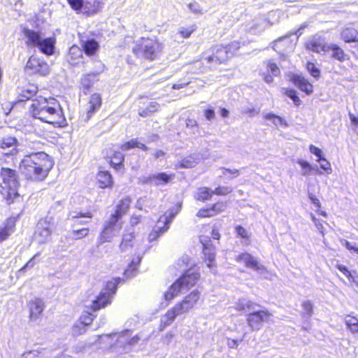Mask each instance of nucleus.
<instances>
[{"mask_svg": "<svg viewBox=\"0 0 358 358\" xmlns=\"http://www.w3.org/2000/svg\"><path fill=\"white\" fill-rule=\"evenodd\" d=\"M53 162L45 152H34L25 155L20 164L21 173L32 181H42L53 166Z\"/></svg>", "mask_w": 358, "mask_h": 358, "instance_id": "f257e3e1", "label": "nucleus"}, {"mask_svg": "<svg viewBox=\"0 0 358 358\" xmlns=\"http://www.w3.org/2000/svg\"><path fill=\"white\" fill-rule=\"evenodd\" d=\"M31 113L34 117L55 127H64L66 124L61 106L54 98L39 97L33 100Z\"/></svg>", "mask_w": 358, "mask_h": 358, "instance_id": "f03ea898", "label": "nucleus"}, {"mask_svg": "<svg viewBox=\"0 0 358 358\" xmlns=\"http://www.w3.org/2000/svg\"><path fill=\"white\" fill-rule=\"evenodd\" d=\"M134 238L133 234H127L123 235L122 243L120 248L122 251H126L129 247H136L138 252L136 259L132 260L129 267L124 271V275L127 278L134 275V272L137 268V266L141 262L143 255L150 249V246L148 245L145 240L135 239L133 244H131Z\"/></svg>", "mask_w": 358, "mask_h": 358, "instance_id": "7ed1b4c3", "label": "nucleus"}, {"mask_svg": "<svg viewBox=\"0 0 358 358\" xmlns=\"http://www.w3.org/2000/svg\"><path fill=\"white\" fill-rule=\"evenodd\" d=\"M23 34L27 38L26 43L28 46L37 48L45 55H53L56 43L55 37L44 38L40 31L27 28L23 29Z\"/></svg>", "mask_w": 358, "mask_h": 358, "instance_id": "20e7f679", "label": "nucleus"}, {"mask_svg": "<svg viewBox=\"0 0 358 358\" xmlns=\"http://www.w3.org/2000/svg\"><path fill=\"white\" fill-rule=\"evenodd\" d=\"M1 178L0 192L3 196L11 203L19 196L18 180L16 171L9 168H2L0 173Z\"/></svg>", "mask_w": 358, "mask_h": 358, "instance_id": "39448f33", "label": "nucleus"}, {"mask_svg": "<svg viewBox=\"0 0 358 358\" xmlns=\"http://www.w3.org/2000/svg\"><path fill=\"white\" fill-rule=\"evenodd\" d=\"M163 48L162 43L155 38H141L136 41L133 52L138 57L154 60L159 56Z\"/></svg>", "mask_w": 358, "mask_h": 358, "instance_id": "423d86ee", "label": "nucleus"}, {"mask_svg": "<svg viewBox=\"0 0 358 358\" xmlns=\"http://www.w3.org/2000/svg\"><path fill=\"white\" fill-rule=\"evenodd\" d=\"M200 278L198 272L188 271L182 277L173 283L169 289L164 294V299L170 301L180 292L188 290L193 287Z\"/></svg>", "mask_w": 358, "mask_h": 358, "instance_id": "0eeeda50", "label": "nucleus"}, {"mask_svg": "<svg viewBox=\"0 0 358 358\" xmlns=\"http://www.w3.org/2000/svg\"><path fill=\"white\" fill-rule=\"evenodd\" d=\"M120 278H115L107 282L106 288L103 289L96 299L92 301L90 308L95 311L104 308L112 301V297L115 294Z\"/></svg>", "mask_w": 358, "mask_h": 358, "instance_id": "6e6552de", "label": "nucleus"}, {"mask_svg": "<svg viewBox=\"0 0 358 358\" xmlns=\"http://www.w3.org/2000/svg\"><path fill=\"white\" fill-rule=\"evenodd\" d=\"M180 210V206H178L176 208L172 209L169 212V214L160 217L157 224L163 223L164 225L161 227L157 225L151 233L149 234L148 238V242L151 243L156 241L162 234L166 231L169 229V224L172 222V220L178 213Z\"/></svg>", "mask_w": 358, "mask_h": 358, "instance_id": "1a4fd4ad", "label": "nucleus"}, {"mask_svg": "<svg viewBox=\"0 0 358 358\" xmlns=\"http://www.w3.org/2000/svg\"><path fill=\"white\" fill-rule=\"evenodd\" d=\"M53 226L54 222L52 217H47L40 220L36 225L34 239L40 244L49 242L51 239Z\"/></svg>", "mask_w": 358, "mask_h": 358, "instance_id": "9d476101", "label": "nucleus"}, {"mask_svg": "<svg viewBox=\"0 0 358 358\" xmlns=\"http://www.w3.org/2000/svg\"><path fill=\"white\" fill-rule=\"evenodd\" d=\"M122 227V222L117 220L115 217L110 216L108 220L106 222L103 229L99 236L100 243L110 241L120 233Z\"/></svg>", "mask_w": 358, "mask_h": 358, "instance_id": "9b49d317", "label": "nucleus"}, {"mask_svg": "<svg viewBox=\"0 0 358 358\" xmlns=\"http://www.w3.org/2000/svg\"><path fill=\"white\" fill-rule=\"evenodd\" d=\"M130 338V330H125L120 333H115L111 335L96 336L93 338L92 343L101 342L103 340L115 341V348H122L124 350L129 348V340Z\"/></svg>", "mask_w": 358, "mask_h": 358, "instance_id": "f8f14e48", "label": "nucleus"}, {"mask_svg": "<svg viewBox=\"0 0 358 358\" xmlns=\"http://www.w3.org/2000/svg\"><path fill=\"white\" fill-rule=\"evenodd\" d=\"M272 314L267 310H255V308L248 315L247 322L253 331H258L262 327L264 322H268Z\"/></svg>", "mask_w": 358, "mask_h": 358, "instance_id": "ddd939ff", "label": "nucleus"}, {"mask_svg": "<svg viewBox=\"0 0 358 358\" xmlns=\"http://www.w3.org/2000/svg\"><path fill=\"white\" fill-rule=\"evenodd\" d=\"M233 56V52L225 46H215L212 49V55L203 57V59L208 63L221 64L226 62Z\"/></svg>", "mask_w": 358, "mask_h": 358, "instance_id": "4468645a", "label": "nucleus"}, {"mask_svg": "<svg viewBox=\"0 0 358 358\" xmlns=\"http://www.w3.org/2000/svg\"><path fill=\"white\" fill-rule=\"evenodd\" d=\"M200 242L203 246V252L205 257V262L208 267L215 268V248L211 243V240L208 236H200Z\"/></svg>", "mask_w": 358, "mask_h": 358, "instance_id": "2eb2a0df", "label": "nucleus"}, {"mask_svg": "<svg viewBox=\"0 0 358 358\" xmlns=\"http://www.w3.org/2000/svg\"><path fill=\"white\" fill-rule=\"evenodd\" d=\"M236 262L243 263L248 268H252L257 271L261 275H264L267 273L266 268L258 262L249 253L245 252L238 255L236 258Z\"/></svg>", "mask_w": 358, "mask_h": 358, "instance_id": "dca6fc26", "label": "nucleus"}, {"mask_svg": "<svg viewBox=\"0 0 358 358\" xmlns=\"http://www.w3.org/2000/svg\"><path fill=\"white\" fill-rule=\"evenodd\" d=\"M200 298V292L198 290H194L189 295L186 296L184 299L176 304L177 308L183 314L189 312Z\"/></svg>", "mask_w": 358, "mask_h": 358, "instance_id": "f3484780", "label": "nucleus"}, {"mask_svg": "<svg viewBox=\"0 0 358 358\" xmlns=\"http://www.w3.org/2000/svg\"><path fill=\"white\" fill-rule=\"evenodd\" d=\"M27 68L42 76H45L50 72L49 65L43 59L36 56H31L27 63Z\"/></svg>", "mask_w": 358, "mask_h": 358, "instance_id": "a211bd4d", "label": "nucleus"}, {"mask_svg": "<svg viewBox=\"0 0 358 358\" xmlns=\"http://www.w3.org/2000/svg\"><path fill=\"white\" fill-rule=\"evenodd\" d=\"M306 48L309 50L320 53L330 50V45L325 43L324 39L320 36L315 35L310 38L306 43Z\"/></svg>", "mask_w": 358, "mask_h": 358, "instance_id": "6ab92c4d", "label": "nucleus"}, {"mask_svg": "<svg viewBox=\"0 0 358 358\" xmlns=\"http://www.w3.org/2000/svg\"><path fill=\"white\" fill-rule=\"evenodd\" d=\"M175 177L174 173L167 174L166 173H154L146 178L145 182L150 183L156 186L164 185L169 183Z\"/></svg>", "mask_w": 358, "mask_h": 358, "instance_id": "aec40b11", "label": "nucleus"}, {"mask_svg": "<svg viewBox=\"0 0 358 358\" xmlns=\"http://www.w3.org/2000/svg\"><path fill=\"white\" fill-rule=\"evenodd\" d=\"M182 315L178 308L175 305L161 317L159 329L162 331L164 328L169 326L178 315Z\"/></svg>", "mask_w": 358, "mask_h": 358, "instance_id": "412c9836", "label": "nucleus"}, {"mask_svg": "<svg viewBox=\"0 0 358 358\" xmlns=\"http://www.w3.org/2000/svg\"><path fill=\"white\" fill-rule=\"evenodd\" d=\"M55 350L54 348H40L36 350L24 352L22 358H50V354Z\"/></svg>", "mask_w": 358, "mask_h": 358, "instance_id": "4be33fe9", "label": "nucleus"}, {"mask_svg": "<svg viewBox=\"0 0 358 358\" xmlns=\"http://www.w3.org/2000/svg\"><path fill=\"white\" fill-rule=\"evenodd\" d=\"M292 83L298 87L301 91L307 94H310L313 92V86L305 78L299 75H294L291 78Z\"/></svg>", "mask_w": 358, "mask_h": 358, "instance_id": "5701e85b", "label": "nucleus"}, {"mask_svg": "<svg viewBox=\"0 0 358 358\" xmlns=\"http://www.w3.org/2000/svg\"><path fill=\"white\" fill-rule=\"evenodd\" d=\"M30 310V318L36 320L41 315L44 309V303L40 299H35L29 303Z\"/></svg>", "mask_w": 358, "mask_h": 358, "instance_id": "b1692460", "label": "nucleus"}, {"mask_svg": "<svg viewBox=\"0 0 358 358\" xmlns=\"http://www.w3.org/2000/svg\"><path fill=\"white\" fill-rule=\"evenodd\" d=\"M101 105V97L99 94H93L90 99L89 101V106L87 108V118L86 120H88L92 115L99 109L100 106Z\"/></svg>", "mask_w": 358, "mask_h": 358, "instance_id": "393cba45", "label": "nucleus"}, {"mask_svg": "<svg viewBox=\"0 0 358 358\" xmlns=\"http://www.w3.org/2000/svg\"><path fill=\"white\" fill-rule=\"evenodd\" d=\"M131 203V199L129 197L122 199L116 206V210L114 214L111 215V217H115L117 220L121 221L122 215H125Z\"/></svg>", "mask_w": 358, "mask_h": 358, "instance_id": "a878e982", "label": "nucleus"}, {"mask_svg": "<svg viewBox=\"0 0 358 358\" xmlns=\"http://www.w3.org/2000/svg\"><path fill=\"white\" fill-rule=\"evenodd\" d=\"M203 157L199 154H192L183 158L180 162L178 166L180 168H192L199 164Z\"/></svg>", "mask_w": 358, "mask_h": 358, "instance_id": "bb28decb", "label": "nucleus"}, {"mask_svg": "<svg viewBox=\"0 0 358 358\" xmlns=\"http://www.w3.org/2000/svg\"><path fill=\"white\" fill-rule=\"evenodd\" d=\"M83 50L78 45H73L69 48L68 61L72 64H78L83 57Z\"/></svg>", "mask_w": 358, "mask_h": 358, "instance_id": "cd10ccee", "label": "nucleus"}, {"mask_svg": "<svg viewBox=\"0 0 358 358\" xmlns=\"http://www.w3.org/2000/svg\"><path fill=\"white\" fill-rule=\"evenodd\" d=\"M272 24L269 20L264 17L256 18L253 21V25L251 31L255 34L262 33L266 28L270 27Z\"/></svg>", "mask_w": 358, "mask_h": 358, "instance_id": "c85d7f7f", "label": "nucleus"}, {"mask_svg": "<svg viewBox=\"0 0 358 358\" xmlns=\"http://www.w3.org/2000/svg\"><path fill=\"white\" fill-rule=\"evenodd\" d=\"M159 108V104L156 101H150L146 106H141L138 110L139 115L142 117H148L153 113L157 111Z\"/></svg>", "mask_w": 358, "mask_h": 358, "instance_id": "c756f323", "label": "nucleus"}, {"mask_svg": "<svg viewBox=\"0 0 358 358\" xmlns=\"http://www.w3.org/2000/svg\"><path fill=\"white\" fill-rule=\"evenodd\" d=\"M82 47L83 48V51L87 55L92 56L95 55L97 52L99 45L94 39H90L86 41H83L82 43Z\"/></svg>", "mask_w": 358, "mask_h": 358, "instance_id": "7c9ffc66", "label": "nucleus"}, {"mask_svg": "<svg viewBox=\"0 0 358 358\" xmlns=\"http://www.w3.org/2000/svg\"><path fill=\"white\" fill-rule=\"evenodd\" d=\"M97 180L99 185V187L106 188L112 185V176L108 171H101L97 174Z\"/></svg>", "mask_w": 358, "mask_h": 358, "instance_id": "2f4dec72", "label": "nucleus"}, {"mask_svg": "<svg viewBox=\"0 0 358 358\" xmlns=\"http://www.w3.org/2000/svg\"><path fill=\"white\" fill-rule=\"evenodd\" d=\"M341 38L346 43L358 41V33L352 28H345L341 34Z\"/></svg>", "mask_w": 358, "mask_h": 358, "instance_id": "473e14b6", "label": "nucleus"}, {"mask_svg": "<svg viewBox=\"0 0 358 358\" xmlns=\"http://www.w3.org/2000/svg\"><path fill=\"white\" fill-rule=\"evenodd\" d=\"M138 148L143 150H147L148 147L143 144V143L140 142L137 138L131 139L128 142H126L125 143L122 144L121 145V150L122 151H127L131 148Z\"/></svg>", "mask_w": 358, "mask_h": 358, "instance_id": "72a5a7b5", "label": "nucleus"}, {"mask_svg": "<svg viewBox=\"0 0 358 358\" xmlns=\"http://www.w3.org/2000/svg\"><path fill=\"white\" fill-rule=\"evenodd\" d=\"M258 305L246 299H240L236 303V309L238 310L249 311L254 310Z\"/></svg>", "mask_w": 358, "mask_h": 358, "instance_id": "f704fd0d", "label": "nucleus"}, {"mask_svg": "<svg viewBox=\"0 0 358 358\" xmlns=\"http://www.w3.org/2000/svg\"><path fill=\"white\" fill-rule=\"evenodd\" d=\"M213 195V191L208 187H200L197 189L194 197L199 201H205L210 199Z\"/></svg>", "mask_w": 358, "mask_h": 358, "instance_id": "c9c22d12", "label": "nucleus"}, {"mask_svg": "<svg viewBox=\"0 0 358 358\" xmlns=\"http://www.w3.org/2000/svg\"><path fill=\"white\" fill-rule=\"evenodd\" d=\"M297 164H299L301 168V174L303 176H308L310 175L312 171L315 170V168L308 162L299 159L297 160ZM315 169L318 171V169L316 166Z\"/></svg>", "mask_w": 358, "mask_h": 358, "instance_id": "e433bc0d", "label": "nucleus"}, {"mask_svg": "<svg viewBox=\"0 0 358 358\" xmlns=\"http://www.w3.org/2000/svg\"><path fill=\"white\" fill-rule=\"evenodd\" d=\"M196 29V25L192 24L188 26H182L178 28V33L183 38H188Z\"/></svg>", "mask_w": 358, "mask_h": 358, "instance_id": "4c0bfd02", "label": "nucleus"}, {"mask_svg": "<svg viewBox=\"0 0 358 358\" xmlns=\"http://www.w3.org/2000/svg\"><path fill=\"white\" fill-rule=\"evenodd\" d=\"M14 222L10 220L7 224L0 229V242L6 240L14 231Z\"/></svg>", "mask_w": 358, "mask_h": 358, "instance_id": "58836bf2", "label": "nucleus"}, {"mask_svg": "<svg viewBox=\"0 0 358 358\" xmlns=\"http://www.w3.org/2000/svg\"><path fill=\"white\" fill-rule=\"evenodd\" d=\"M17 140L13 137H8L0 140V148L2 149L11 148L10 154L15 150Z\"/></svg>", "mask_w": 358, "mask_h": 358, "instance_id": "ea45409f", "label": "nucleus"}, {"mask_svg": "<svg viewBox=\"0 0 358 358\" xmlns=\"http://www.w3.org/2000/svg\"><path fill=\"white\" fill-rule=\"evenodd\" d=\"M264 118L266 120H270L273 122V124L278 127V126H283L285 127H287V122L285 120L282 118L280 116H278L273 113H267L264 115Z\"/></svg>", "mask_w": 358, "mask_h": 358, "instance_id": "a19ab883", "label": "nucleus"}, {"mask_svg": "<svg viewBox=\"0 0 358 358\" xmlns=\"http://www.w3.org/2000/svg\"><path fill=\"white\" fill-rule=\"evenodd\" d=\"M330 50L333 51L332 57L340 62L345 60L346 55L337 45H331Z\"/></svg>", "mask_w": 358, "mask_h": 358, "instance_id": "79ce46f5", "label": "nucleus"}, {"mask_svg": "<svg viewBox=\"0 0 358 358\" xmlns=\"http://www.w3.org/2000/svg\"><path fill=\"white\" fill-rule=\"evenodd\" d=\"M111 152V155L109 156L111 164L114 166L120 165L124 160L123 155L120 151L115 150H112Z\"/></svg>", "mask_w": 358, "mask_h": 358, "instance_id": "37998d69", "label": "nucleus"}, {"mask_svg": "<svg viewBox=\"0 0 358 358\" xmlns=\"http://www.w3.org/2000/svg\"><path fill=\"white\" fill-rule=\"evenodd\" d=\"M301 306L303 308V316L308 318L310 317L313 313V303L310 301H304L302 302Z\"/></svg>", "mask_w": 358, "mask_h": 358, "instance_id": "c03bdc74", "label": "nucleus"}, {"mask_svg": "<svg viewBox=\"0 0 358 358\" xmlns=\"http://www.w3.org/2000/svg\"><path fill=\"white\" fill-rule=\"evenodd\" d=\"M189 10L194 15H201L204 13L203 9L200 4L196 1H192L187 5Z\"/></svg>", "mask_w": 358, "mask_h": 358, "instance_id": "a18cd8bd", "label": "nucleus"}, {"mask_svg": "<svg viewBox=\"0 0 358 358\" xmlns=\"http://www.w3.org/2000/svg\"><path fill=\"white\" fill-rule=\"evenodd\" d=\"M79 11H80L83 13H85L87 15H90L94 14L97 12V8L95 6L94 4L92 5L89 2H86V3L83 2V7Z\"/></svg>", "mask_w": 358, "mask_h": 358, "instance_id": "49530a36", "label": "nucleus"}, {"mask_svg": "<svg viewBox=\"0 0 358 358\" xmlns=\"http://www.w3.org/2000/svg\"><path fill=\"white\" fill-rule=\"evenodd\" d=\"M95 76V74H87L85 75L81 78V85L86 90H88L92 85L94 83L93 78Z\"/></svg>", "mask_w": 358, "mask_h": 358, "instance_id": "de8ad7c7", "label": "nucleus"}, {"mask_svg": "<svg viewBox=\"0 0 358 358\" xmlns=\"http://www.w3.org/2000/svg\"><path fill=\"white\" fill-rule=\"evenodd\" d=\"M88 233H89V229L87 228H83V229H78V230H73L71 232L72 237L74 239L83 238L85 237L86 236H87Z\"/></svg>", "mask_w": 358, "mask_h": 358, "instance_id": "09e8293b", "label": "nucleus"}, {"mask_svg": "<svg viewBox=\"0 0 358 358\" xmlns=\"http://www.w3.org/2000/svg\"><path fill=\"white\" fill-rule=\"evenodd\" d=\"M346 324L352 332H358V320L355 317H350L346 320Z\"/></svg>", "mask_w": 358, "mask_h": 358, "instance_id": "8fccbe9b", "label": "nucleus"}, {"mask_svg": "<svg viewBox=\"0 0 358 358\" xmlns=\"http://www.w3.org/2000/svg\"><path fill=\"white\" fill-rule=\"evenodd\" d=\"M306 69L312 76L314 78H319L320 76V69L315 66L312 62H308L306 64Z\"/></svg>", "mask_w": 358, "mask_h": 358, "instance_id": "3c124183", "label": "nucleus"}, {"mask_svg": "<svg viewBox=\"0 0 358 358\" xmlns=\"http://www.w3.org/2000/svg\"><path fill=\"white\" fill-rule=\"evenodd\" d=\"M317 162H320V168L324 170L327 174H331L332 172V169L330 163L324 158L317 159Z\"/></svg>", "mask_w": 358, "mask_h": 358, "instance_id": "603ef678", "label": "nucleus"}, {"mask_svg": "<svg viewBox=\"0 0 358 358\" xmlns=\"http://www.w3.org/2000/svg\"><path fill=\"white\" fill-rule=\"evenodd\" d=\"M94 320V315L91 313H86L81 315L80 318V324L87 327L90 325Z\"/></svg>", "mask_w": 358, "mask_h": 358, "instance_id": "864d4df0", "label": "nucleus"}, {"mask_svg": "<svg viewBox=\"0 0 358 358\" xmlns=\"http://www.w3.org/2000/svg\"><path fill=\"white\" fill-rule=\"evenodd\" d=\"M266 67L268 71H270L274 76H277L280 74V71L278 66L272 62L271 61H268L266 62Z\"/></svg>", "mask_w": 358, "mask_h": 358, "instance_id": "5fc2aeb1", "label": "nucleus"}, {"mask_svg": "<svg viewBox=\"0 0 358 358\" xmlns=\"http://www.w3.org/2000/svg\"><path fill=\"white\" fill-rule=\"evenodd\" d=\"M232 189L229 187H218L213 191V194L224 196L231 193Z\"/></svg>", "mask_w": 358, "mask_h": 358, "instance_id": "6e6d98bb", "label": "nucleus"}, {"mask_svg": "<svg viewBox=\"0 0 358 358\" xmlns=\"http://www.w3.org/2000/svg\"><path fill=\"white\" fill-rule=\"evenodd\" d=\"M36 92V88L34 86H30L22 91V96L26 99H30Z\"/></svg>", "mask_w": 358, "mask_h": 358, "instance_id": "4d7b16f0", "label": "nucleus"}, {"mask_svg": "<svg viewBox=\"0 0 358 358\" xmlns=\"http://www.w3.org/2000/svg\"><path fill=\"white\" fill-rule=\"evenodd\" d=\"M71 7L76 11H79L83 7L84 0H67Z\"/></svg>", "mask_w": 358, "mask_h": 358, "instance_id": "13d9d810", "label": "nucleus"}, {"mask_svg": "<svg viewBox=\"0 0 358 358\" xmlns=\"http://www.w3.org/2000/svg\"><path fill=\"white\" fill-rule=\"evenodd\" d=\"M336 267L350 280L354 281V278L352 277L350 271L345 266L342 264H336Z\"/></svg>", "mask_w": 358, "mask_h": 358, "instance_id": "bf43d9fd", "label": "nucleus"}, {"mask_svg": "<svg viewBox=\"0 0 358 358\" xmlns=\"http://www.w3.org/2000/svg\"><path fill=\"white\" fill-rule=\"evenodd\" d=\"M310 217H311V220L313 222L315 227L324 236V227H323L322 221H320V220L317 219L315 217V216L314 215H313V214L310 215Z\"/></svg>", "mask_w": 358, "mask_h": 358, "instance_id": "052dcab7", "label": "nucleus"}, {"mask_svg": "<svg viewBox=\"0 0 358 358\" xmlns=\"http://www.w3.org/2000/svg\"><path fill=\"white\" fill-rule=\"evenodd\" d=\"M226 208V206L222 202H219L215 204H214L211 208L210 210H212V213H215V215L224 211Z\"/></svg>", "mask_w": 358, "mask_h": 358, "instance_id": "680f3d73", "label": "nucleus"}, {"mask_svg": "<svg viewBox=\"0 0 358 358\" xmlns=\"http://www.w3.org/2000/svg\"><path fill=\"white\" fill-rule=\"evenodd\" d=\"M86 331V327L80 324V322L76 324L73 327V334L74 335H80Z\"/></svg>", "mask_w": 358, "mask_h": 358, "instance_id": "e2e57ef3", "label": "nucleus"}, {"mask_svg": "<svg viewBox=\"0 0 358 358\" xmlns=\"http://www.w3.org/2000/svg\"><path fill=\"white\" fill-rule=\"evenodd\" d=\"M196 215L199 217H212L215 215V213H212L210 208L200 209Z\"/></svg>", "mask_w": 358, "mask_h": 358, "instance_id": "0e129e2a", "label": "nucleus"}, {"mask_svg": "<svg viewBox=\"0 0 358 358\" xmlns=\"http://www.w3.org/2000/svg\"><path fill=\"white\" fill-rule=\"evenodd\" d=\"M349 117L353 131L358 134V116H355L352 113H350Z\"/></svg>", "mask_w": 358, "mask_h": 358, "instance_id": "69168bd1", "label": "nucleus"}, {"mask_svg": "<svg viewBox=\"0 0 358 358\" xmlns=\"http://www.w3.org/2000/svg\"><path fill=\"white\" fill-rule=\"evenodd\" d=\"M235 231H236L237 235L239 236L240 237H241L243 238H246V239H248L249 238L248 231L243 227L239 226V225L236 226L235 227Z\"/></svg>", "mask_w": 358, "mask_h": 358, "instance_id": "338daca9", "label": "nucleus"}, {"mask_svg": "<svg viewBox=\"0 0 358 358\" xmlns=\"http://www.w3.org/2000/svg\"><path fill=\"white\" fill-rule=\"evenodd\" d=\"M309 150L312 154L315 155L318 158L317 159H322L323 156L322 151L321 149L318 148L317 147L313 145H310L309 146Z\"/></svg>", "mask_w": 358, "mask_h": 358, "instance_id": "774afa93", "label": "nucleus"}]
</instances>
